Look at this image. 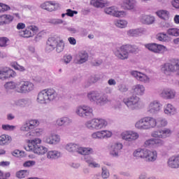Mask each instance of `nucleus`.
Returning <instances> with one entry per match:
<instances>
[{
  "mask_svg": "<svg viewBox=\"0 0 179 179\" xmlns=\"http://www.w3.org/2000/svg\"><path fill=\"white\" fill-rule=\"evenodd\" d=\"M57 91L52 88H48L41 91L36 99V101L40 104H48L50 101H54L57 99Z\"/></svg>",
  "mask_w": 179,
  "mask_h": 179,
  "instance_id": "f257e3e1",
  "label": "nucleus"
},
{
  "mask_svg": "<svg viewBox=\"0 0 179 179\" xmlns=\"http://www.w3.org/2000/svg\"><path fill=\"white\" fill-rule=\"evenodd\" d=\"M25 149L28 152L31 150L36 155H45V153H47V148L41 145V139L40 138H34L28 141V145L25 147Z\"/></svg>",
  "mask_w": 179,
  "mask_h": 179,
  "instance_id": "f03ea898",
  "label": "nucleus"
},
{
  "mask_svg": "<svg viewBox=\"0 0 179 179\" xmlns=\"http://www.w3.org/2000/svg\"><path fill=\"white\" fill-rule=\"evenodd\" d=\"M138 49L137 46L132 45H122L119 50L115 52V55L119 59H128V57H129V52L134 54L135 52H138Z\"/></svg>",
  "mask_w": 179,
  "mask_h": 179,
  "instance_id": "7ed1b4c3",
  "label": "nucleus"
},
{
  "mask_svg": "<svg viewBox=\"0 0 179 179\" xmlns=\"http://www.w3.org/2000/svg\"><path fill=\"white\" fill-rule=\"evenodd\" d=\"M157 125L156 118L150 116H147L141 118L136 122L135 127L138 129H152Z\"/></svg>",
  "mask_w": 179,
  "mask_h": 179,
  "instance_id": "20e7f679",
  "label": "nucleus"
},
{
  "mask_svg": "<svg viewBox=\"0 0 179 179\" xmlns=\"http://www.w3.org/2000/svg\"><path fill=\"white\" fill-rule=\"evenodd\" d=\"M64 48L65 43L61 38L58 36H52L48 39L47 48L49 51H52L56 48L57 52H62Z\"/></svg>",
  "mask_w": 179,
  "mask_h": 179,
  "instance_id": "39448f33",
  "label": "nucleus"
},
{
  "mask_svg": "<svg viewBox=\"0 0 179 179\" xmlns=\"http://www.w3.org/2000/svg\"><path fill=\"white\" fill-rule=\"evenodd\" d=\"M161 71L166 76H170L173 72H177L179 71V59H174L169 63H165L162 65Z\"/></svg>",
  "mask_w": 179,
  "mask_h": 179,
  "instance_id": "423d86ee",
  "label": "nucleus"
},
{
  "mask_svg": "<svg viewBox=\"0 0 179 179\" xmlns=\"http://www.w3.org/2000/svg\"><path fill=\"white\" fill-rule=\"evenodd\" d=\"M18 33L19 36L23 37V38H30L31 37H34L38 33V27L35 25H29Z\"/></svg>",
  "mask_w": 179,
  "mask_h": 179,
  "instance_id": "0eeeda50",
  "label": "nucleus"
},
{
  "mask_svg": "<svg viewBox=\"0 0 179 179\" xmlns=\"http://www.w3.org/2000/svg\"><path fill=\"white\" fill-rule=\"evenodd\" d=\"M34 89V84L31 82L21 80L17 83V92L18 93H29Z\"/></svg>",
  "mask_w": 179,
  "mask_h": 179,
  "instance_id": "6e6552de",
  "label": "nucleus"
},
{
  "mask_svg": "<svg viewBox=\"0 0 179 179\" xmlns=\"http://www.w3.org/2000/svg\"><path fill=\"white\" fill-rule=\"evenodd\" d=\"M86 126L89 129H101V128L107 127V121L104 119H93L88 121Z\"/></svg>",
  "mask_w": 179,
  "mask_h": 179,
  "instance_id": "1a4fd4ad",
  "label": "nucleus"
},
{
  "mask_svg": "<svg viewBox=\"0 0 179 179\" xmlns=\"http://www.w3.org/2000/svg\"><path fill=\"white\" fill-rule=\"evenodd\" d=\"M16 71L8 66H4L0 69V79L1 80H6L10 78H16Z\"/></svg>",
  "mask_w": 179,
  "mask_h": 179,
  "instance_id": "9d476101",
  "label": "nucleus"
},
{
  "mask_svg": "<svg viewBox=\"0 0 179 179\" xmlns=\"http://www.w3.org/2000/svg\"><path fill=\"white\" fill-rule=\"evenodd\" d=\"M87 97L90 101H96V103H106L108 101L107 95L99 94L97 92H91L87 94Z\"/></svg>",
  "mask_w": 179,
  "mask_h": 179,
  "instance_id": "9b49d317",
  "label": "nucleus"
},
{
  "mask_svg": "<svg viewBox=\"0 0 179 179\" xmlns=\"http://www.w3.org/2000/svg\"><path fill=\"white\" fill-rule=\"evenodd\" d=\"M145 47L155 54H163L167 51L166 46L157 43H148L145 45Z\"/></svg>",
  "mask_w": 179,
  "mask_h": 179,
  "instance_id": "f8f14e48",
  "label": "nucleus"
},
{
  "mask_svg": "<svg viewBox=\"0 0 179 179\" xmlns=\"http://www.w3.org/2000/svg\"><path fill=\"white\" fill-rule=\"evenodd\" d=\"M76 113L79 117H92L93 108L88 106H80L77 108Z\"/></svg>",
  "mask_w": 179,
  "mask_h": 179,
  "instance_id": "ddd939ff",
  "label": "nucleus"
},
{
  "mask_svg": "<svg viewBox=\"0 0 179 179\" xmlns=\"http://www.w3.org/2000/svg\"><path fill=\"white\" fill-rule=\"evenodd\" d=\"M40 125V121L36 119H31L27 120L25 124L21 127L22 131H25L29 132V131H31V129H34V128H37Z\"/></svg>",
  "mask_w": 179,
  "mask_h": 179,
  "instance_id": "4468645a",
  "label": "nucleus"
},
{
  "mask_svg": "<svg viewBox=\"0 0 179 179\" xmlns=\"http://www.w3.org/2000/svg\"><path fill=\"white\" fill-rule=\"evenodd\" d=\"M57 6H59V3L54 1H45L41 4V8L48 12H54V10H57V9H58V7Z\"/></svg>",
  "mask_w": 179,
  "mask_h": 179,
  "instance_id": "2eb2a0df",
  "label": "nucleus"
},
{
  "mask_svg": "<svg viewBox=\"0 0 179 179\" xmlns=\"http://www.w3.org/2000/svg\"><path fill=\"white\" fill-rule=\"evenodd\" d=\"M111 136H113V133L108 130H102L92 134L93 139H107V138H111Z\"/></svg>",
  "mask_w": 179,
  "mask_h": 179,
  "instance_id": "dca6fc26",
  "label": "nucleus"
},
{
  "mask_svg": "<svg viewBox=\"0 0 179 179\" xmlns=\"http://www.w3.org/2000/svg\"><path fill=\"white\" fill-rule=\"evenodd\" d=\"M164 142L161 139L150 138L145 141V148H159V146H163Z\"/></svg>",
  "mask_w": 179,
  "mask_h": 179,
  "instance_id": "f3484780",
  "label": "nucleus"
},
{
  "mask_svg": "<svg viewBox=\"0 0 179 179\" xmlns=\"http://www.w3.org/2000/svg\"><path fill=\"white\" fill-rule=\"evenodd\" d=\"M171 135V130L169 129H164L158 131H155L152 133V138H167Z\"/></svg>",
  "mask_w": 179,
  "mask_h": 179,
  "instance_id": "a211bd4d",
  "label": "nucleus"
},
{
  "mask_svg": "<svg viewBox=\"0 0 179 179\" xmlns=\"http://www.w3.org/2000/svg\"><path fill=\"white\" fill-rule=\"evenodd\" d=\"M123 103L126 104V106L129 108H135V106L139 103V97L136 96H132L130 98H127L123 99Z\"/></svg>",
  "mask_w": 179,
  "mask_h": 179,
  "instance_id": "6ab92c4d",
  "label": "nucleus"
},
{
  "mask_svg": "<svg viewBox=\"0 0 179 179\" xmlns=\"http://www.w3.org/2000/svg\"><path fill=\"white\" fill-rule=\"evenodd\" d=\"M131 75L132 76H134V78H136L137 80H139L140 82H143V83H148L150 80L149 77H148L146 74L141 72L134 71L131 72Z\"/></svg>",
  "mask_w": 179,
  "mask_h": 179,
  "instance_id": "aec40b11",
  "label": "nucleus"
},
{
  "mask_svg": "<svg viewBox=\"0 0 179 179\" xmlns=\"http://www.w3.org/2000/svg\"><path fill=\"white\" fill-rule=\"evenodd\" d=\"M146 162H153L157 160V152L156 150H146L145 158Z\"/></svg>",
  "mask_w": 179,
  "mask_h": 179,
  "instance_id": "412c9836",
  "label": "nucleus"
},
{
  "mask_svg": "<svg viewBox=\"0 0 179 179\" xmlns=\"http://www.w3.org/2000/svg\"><path fill=\"white\" fill-rule=\"evenodd\" d=\"M13 19H15V17L9 14H3L0 15V26L12 23V22H13Z\"/></svg>",
  "mask_w": 179,
  "mask_h": 179,
  "instance_id": "4be33fe9",
  "label": "nucleus"
},
{
  "mask_svg": "<svg viewBox=\"0 0 179 179\" xmlns=\"http://www.w3.org/2000/svg\"><path fill=\"white\" fill-rule=\"evenodd\" d=\"M168 166L171 169H179V155L169 158L168 160Z\"/></svg>",
  "mask_w": 179,
  "mask_h": 179,
  "instance_id": "5701e85b",
  "label": "nucleus"
},
{
  "mask_svg": "<svg viewBox=\"0 0 179 179\" xmlns=\"http://www.w3.org/2000/svg\"><path fill=\"white\" fill-rule=\"evenodd\" d=\"M161 96L162 97H164V99H174V97H176V91L170 88L165 89L161 93Z\"/></svg>",
  "mask_w": 179,
  "mask_h": 179,
  "instance_id": "b1692460",
  "label": "nucleus"
},
{
  "mask_svg": "<svg viewBox=\"0 0 179 179\" xmlns=\"http://www.w3.org/2000/svg\"><path fill=\"white\" fill-rule=\"evenodd\" d=\"M133 93L136 96H143L145 94V86L137 84L133 87Z\"/></svg>",
  "mask_w": 179,
  "mask_h": 179,
  "instance_id": "393cba45",
  "label": "nucleus"
},
{
  "mask_svg": "<svg viewBox=\"0 0 179 179\" xmlns=\"http://www.w3.org/2000/svg\"><path fill=\"white\" fill-rule=\"evenodd\" d=\"M136 5V1L135 0H123L121 6L123 9H134Z\"/></svg>",
  "mask_w": 179,
  "mask_h": 179,
  "instance_id": "a878e982",
  "label": "nucleus"
},
{
  "mask_svg": "<svg viewBox=\"0 0 179 179\" xmlns=\"http://www.w3.org/2000/svg\"><path fill=\"white\" fill-rule=\"evenodd\" d=\"M146 150L147 149L138 148L134 152L133 156L136 159H145Z\"/></svg>",
  "mask_w": 179,
  "mask_h": 179,
  "instance_id": "bb28decb",
  "label": "nucleus"
},
{
  "mask_svg": "<svg viewBox=\"0 0 179 179\" xmlns=\"http://www.w3.org/2000/svg\"><path fill=\"white\" fill-rule=\"evenodd\" d=\"M89 59V55L86 52H80L78 57L76 64H85Z\"/></svg>",
  "mask_w": 179,
  "mask_h": 179,
  "instance_id": "cd10ccee",
  "label": "nucleus"
},
{
  "mask_svg": "<svg viewBox=\"0 0 179 179\" xmlns=\"http://www.w3.org/2000/svg\"><path fill=\"white\" fill-rule=\"evenodd\" d=\"M12 142V137L8 134H2L0 136V145L1 146H5V145H9Z\"/></svg>",
  "mask_w": 179,
  "mask_h": 179,
  "instance_id": "c85d7f7f",
  "label": "nucleus"
},
{
  "mask_svg": "<svg viewBox=\"0 0 179 179\" xmlns=\"http://www.w3.org/2000/svg\"><path fill=\"white\" fill-rule=\"evenodd\" d=\"M140 21L143 24H152V23H155V17L150 15H143Z\"/></svg>",
  "mask_w": 179,
  "mask_h": 179,
  "instance_id": "c756f323",
  "label": "nucleus"
},
{
  "mask_svg": "<svg viewBox=\"0 0 179 179\" xmlns=\"http://www.w3.org/2000/svg\"><path fill=\"white\" fill-rule=\"evenodd\" d=\"M112 151L110 155L112 156L117 157L118 156V153L121 149H122V143H115L111 146Z\"/></svg>",
  "mask_w": 179,
  "mask_h": 179,
  "instance_id": "7c9ffc66",
  "label": "nucleus"
},
{
  "mask_svg": "<svg viewBox=\"0 0 179 179\" xmlns=\"http://www.w3.org/2000/svg\"><path fill=\"white\" fill-rule=\"evenodd\" d=\"M148 111H150V113L160 111V103L157 101L151 103L149 106Z\"/></svg>",
  "mask_w": 179,
  "mask_h": 179,
  "instance_id": "2f4dec72",
  "label": "nucleus"
},
{
  "mask_svg": "<svg viewBox=\"0 0 179 179\" xmlns=\"http://www.w3.org/2000/svg\"><path fill=\"white\" fill-rule=\"evenodd\" d=\"M78 153L84 156L92 155L93 153V148L79 147Z\"/></svg>",
  "mask_w": 179,
  "mask_h": 179,
  "instance_id": "473e14b6",
  "label": "nucleus"
},
{
  "mask_svg": "<svg viewBox=\"0 0 179 179\" xmlns=\"http://www.w3.org/2000/svg\"><path fill=\"white\" fill-rule=\"evenodd\" d=\"M90 5L94 8H104L106 3H104V0H91Z\"/></svg>",
  "mask_w": 179,
  "mask_h": 179,
  "instance_id": "72a5a7b5",
  "label": "nucleus"
},
{
  "mask_svg": "<svg viewBox=\"0 0 179 179\" xmlns=\"http://www.w3.org/2000/svg\"><path fill=\"white\" fill-rule=\"evenodd\" d=\"M164 113L168 115H174L176 113V110L171 103H168L166 107L164 108Z\"/></svg>",
  "mask_w": 179,
  "mask_h": 179,
  "instance_id": "f704fd0d",
  "label": "nucleus"
},
{
  "mask_svg": "<svg viewBox=\"0 0 179 179\" xmlns=\"http://www.w3.org/2000/svg\"><path fill=\"white\" fill-rule=\"evenodd\" d=\"M157 16L159 17L160 19H163L164 20H167L169 19L170 14L169 11L164 10H160L156 12Z\"/></svg>",
  "mask_w": 179,
  "mask_h": 179,
  "instance_id": "c9c22d12",
  "label": "nucleus"
},
{
  "mask_svg": "<svg viewBox=\"0 0 179 179\" xmlns=\"http://www.w3.org/2000/svg\"><path fill=\"white\" fill-rule=\"evenodd\" d=\"M59 136L57 134H52L46 139V142H48V143H50L51 145H54V143H57V142H59Z\"/></svg>",
  "mask_w": 179,
  "mask_h": 179,
  "instance_id": "e433bc0d",
  "label": "nucleus"
},
{
  "mask_svg": "<svg viewBox=\"0 0 179 179\" xmlns=\"http://www.w3.org/2000/svg\"><path fill=\"white\" fill-rule=\"evenodd\" d=\"M79 145L78 144L70 143L66 145V149L68 152H79Z\"/></svg>",
  "mask_w": 179,
  "mask_h": 179,
  "instance_id": "4c0bfd02",
  "label": "nucleus"
},
{
  "mask_svg": "<svg viewBox=\"0 0 179 179\" xmlns=\"http://www.w3.org/2000/svg\"><path fill=\"white\" fill-rule=\"evenodd\" d=\"M86 163H87L89 167H94V169L97 167H100V164L93 161V158L92 157H87L85 158Z\"/></svg>",
  "mask_w": 179,
  "mask_h": 179,
  "instance_id": "58836bf2",
  "label": "nucleus"
},
{
  "mask_svg": "<svg viewBox=\"0 0 179 179\" xmlns=\"http://www.w3.org/2000/svg\"><path fill=\"white\" fill-rule=\"evenodd\" d=\"M156 38L157 40H158V41H162L164 43H166L169 41L170 38L169 37V35H167V34L159 33L157 34Z\"/></svg>",
  "mask_w": 179,
  "mask_h": 179,
  "instance_id": "ea45409f",
  "label": "nucleus"
},
{
  "mask_svg": "<svg viewBox=\"0 0 179 179\" xmlns=\"http://www.w3.org/2000/svg\"><path fill=\"white\" fill-rule=\"evenodd\" d=\"M10 66L15 71H20V72H24V71H26V69H24L23 66H20V64H18L17 62H10Z\"/></svg>",
  "mask_w": 179,
  "mask_h": 179,
  "instance_id": "a19ab883",
  "label": "nucleus"
},
{
  "mask_svg": "<svg viewBox=\"0 0 179 179\" xmlns=\"http://www.w3.org/2000/svg\"><path fill=\"white\" fill-rule=\"evenodd\" d=\"M169 36H172L173 37H178L179 36V29L178 28H170L166 31Z\"/></svg>",
  "mask_w": 179,
  "mask_h": 179,
  "instance_id": "79ce46f5",
  "label": "nucleus"
},
{
  "mask_svg": "<svg viewBox=\"0 0 179 179\" xmlns=\"http://www.w3.org/2000/svg\"><path fill=\"white\" fill-rule=\"evenodd\" d=\"M61 156V153L57 151H49L47 153L48 159H58Z\"/></svg>",
  "mask_w": 179,
  "mask_h": 179,
  "instance_id": "37998d69",
  "label": "nucleus"
},
{
  "mask_svg": "<svg viewBox=\"0 0 179 179\" xmlns=\"http://www.w3.org/2000/svg\"><path fill=\"white\" fill-rule=\"evenodd\" d=\"M29 176V171L27 170H21L16 173V177L17 178H26Z\"/></svg>",
  "mask_w": 179,
  "mask_h": 179,
  "instance_id": "c03bdc74",
  "label": "nucleus"
},
{
  "mask_svg": "<svg viewBox=\"0 0 179 179\" xmlns=\"http://www.w3.org/2000/svg\"><path fill=\"white\" fill-rule=\"evenodd\" d=\"M157 125L159 128H163L166 127L167 125V120L164 118L159 117L157 121Z\"/></svg>",
  "mask_w": 179,
  "mask_h": 179,
  "instance_id": "a18cd8bd",
  "label": "nucleus"
},
{
  "mask_svg": "<svg viewBox=\"0 0 179 179\" xmlns=\"http://www.w3.org/2000/svg\"><path fill=\"white\" fill-rule=\"evenodd\" d=\"M4 87L7 90H10L12 89H16V90H17V84L13 82H8L4 85Z\"/></svg>",
  "mask_w": 179,
  "mask_h": 179,
  "instance_id": "49530a36",
  "label": "nucleus"
},
{
  "mask_svg": "<svg viewBox=\"0 0 179 179\" xmlns=\"http://www.w3.org/2000/svg\"><path fill=\"white\" fill-rule=\"evenodd\" d=\"M115 24L117 27H120V29H124L128 24V22L126 20H117L115 22Z\"/></svg>",
  "mask_w": 179,
  "mask_h": 179,
  "instance_id": "de8ad7c7",
  "label": "nucleus"
},
{
  "mask_svg": "<svg viewBox=\"0 0 179 179\" xmlns=\"http://www.w3.org/2000/svg\"><path fill=\"white\" fill-rule=\"evenodd\" d=\"M9 38L6 37H0V47H8Z\"/></svg>",
  "mask_w": 179,
  "mask_h": 179,
  "instance_id": "09e8293b",
  "label": "nucleus"
},
{
  "mask_svg": "<svg viewBox=\"0 0 179 179\" xmlns=\"http://www.w3.org/2000/svg\"><path fill=\"white\" fill-rule=\"evenodd\" d=\"M69 121V119L68 117H62L57 120L56 123L57 125H59V127H62L64 124H66V122H68Z\"/></svg>",
  "mask_w": 179,
  "mask_h": 179,
  "instance_id": "8fccbe9b",
  "label": "nucleus"
},
{
  "mask_svg": "<svg viewBox=\"0 0 179 179\" xmlns=\"http://www.w3.org/2000/svg\"><path fill=\"white\" fill-rule=\"evenodd\" d=\"M105 13H107V15H112L114 16V13L115 12V7L112 6V7H108L105 8L104 10Z\"/></svg>",
  "mask_w": 179,
  "mask_h": 179,
  "instance_id": "3c124183",
  "label": "nucleus"
},
{
  "mask_svg": "<svg viewBox=\"0 0 179 179\" xmlns=\"http://www.w3.org/2000/svg\"><path fill=\"white\" fill-rule=\"evenodd\" d=\"M101 177L103 179L108 178L110 177V172L106 168H102Z\"/></svg>",
  "mask_w": 179,
  "mask_h": 179,
  "instance_id": "603ef678",
  "label": "nucleus"
},
{
  "mask_svg": "<svg viewBox=\"0 0 179 179\" xmlns=\"http://www.w3.org/2000/svg\"><path fill=\"white\" fill-rule=\"evenodd\" d=\"M16 128V127L10 124H3L2 125V129L3 131H13Z\"/></svg>",
  "mask_w": 179,
  "mask_h": 179,
  "instance_id": "864d4df0",
  "label": "nucleus"
},
{
  "mask_svg": "<svg viewBox=\"0 0 179 179\" xmlns=\"http://www.w3.org/2000/svg\"><path fill=\"white\" fill-rule=\"evenodd\" d=\"M122 138L130 142V131H124L121 134Z\"/></svg>",
  "mask_w": 179,
  "mask_h": 179,
  "instance_id": "5fc2aeb1",
  "label": "nucleus"
},
{
  "mask_svg": "<svg viewBox=\"0 0 179 179\" xmlns=\"http://www.w3.org/2000/svg\"><path fill=\"white\" fill-rule=\"evenodd\" d=\"M127 15V13L124 11H117L115 10V13L113 14V16H115V17H124V16Z\"/></svg>",
  "mask_w": 179,
  "mask_h": 179,
  "instance_id": "6e6d98bb",
  "label": "nucleus"
},
{
  "mask_svg": "<svg viewBox=\"0 0 179 179\" xmlns=\"http://www.w3.org/2000/svg\"><path fill=\"white\" fill-rule=\"evenodd\" d=\"M139 138V134L136 132L130 131V142L132 141H136Z\"/></svg>",
  "mask_w": 179,
  "mask_h": 179,
  "instance_id": "4d7b16f0",
  "label": "nucleus"
},
{
  "mask_svg": "<svg viewBox=\"0 0 179 179\" xmlns=\"http://www.w3.org/2000/svg\"><path fill=\"white\" fill-rule=\"evenodd\" d=\"M33 166H36L35 161H27L24 162L23 167H33Z\"/></svg>",
  "mask_w": 179,
  "mask_h": 179,
  "instance_id": "13d9d810",
  "label": "nucleus"
},
{
  "mask_svg": "<svg viewBox=\"0 0 179 179\" xmlns=\"http://www.w3.org/2000/svg\"><path fill=\"white\" fill-rule=\"evenodd\" d=\"M7 10H10V6L1 3V13L3 12H7Z\"/></svg>",
  "mask_w": 179,
  "mask_h": 179,
  "instance_id": "bf43d9fd",
  "label": "nucleus"
},
{
  "mask_svg": "<svg viewBox=\"0 0 179 179\" xmlns=\"http://www.w3.org/2000/svg\"><path fill=\"white\" fill-rule=\"evenodd\" d=\"M66 15L70 17H73V15H78V11L72 10L71 9H67Z\"/></svg>",
  "mask_w": 179,
  "mask_h": 179,
  "instance_id": "052dcab7",
  "label": "nucleus"
},
{
  "mask_svg": "<svg viewBox=\"0 0 179 179\" xmlns=\"http://www.w3.org/2000/svg\"><path fill=\"white\" fill-rule=\"evenodd\" d=\"M118 89L122 93H125V92H128V88L125 85H122V84L118 86Z\"/></svg>",
  "mask_w": 179,
  "mask_h": 179,
  "instance_id": "680f3d73",
  "label": "nucleus"
},
{
  "mask_svg": "<svg viewBox=\"0 0 179 179\" xmlns=\"http://www.w3.org/2000/svg\"><path fill=\"white\" fill-rule=\"evenodd\" d=\"M17 30H24L26 29V24L23 22H19L16 27Z\"/></svg>",
  "mask_w": 179,
  "mask_h": 179,
  "instance_id": "e2e57ef3",
  "label": "nucleus"
},
{
  "mask_svg": "<svg viewBox=\"0 0 179 179\" xmlns=\"http://www.w3.org/2000/svg\"><path fill=\"white\" fill-rule=\"evenodd\" d=\"M128 36H130L131 37L138 36V30H136V29H130L128 31Z\"/></svg>",
  "mask_w": 179,
  "mask_h": 179,
  "instance_id": "0e129e2a",
  "label": "nucleus"
},
{
  "mask_svg": "<svg viewBox=\"0 0 179 179\" xmlns=\"http://www.w3.org/2000/svg\"><path fill=\"white\" fill-rule=\"evenodd\" d=\"M64 61L65 64H69L72 61V56L71 55L64 56Z\"/></svg>",
  "mask_w": 179,
  "mask_h": 179,
  "instance_id": "69168bd1",
  "label": "nucleus"
},
{
  "mask_svg": "<svg viewBox=\"0 0 179 179\" xmlns=\"http://www.w3.org/2000/svg\"><path fill=\"white\" fill-rule=\"evenodd\" d=\"M9 166H10V162L9 161L0 162V167H9Z\"/></svg>",
  "mask_w": 179,
  "mask_h": 179,
  "instance_id": "338daca9",
  "label": "nucleus"
},
{
  "mask_svg": "<svg viewBox=\"0 0 179 179\" xmlns=\"http://www.w3.org/2000/svg\"><path fill=\"white\" fill-rule=\"evenodd\" d=\"M172 6L176 9H179V0H173L172 1Z\"/></svg>",
  "mask_w": 179,
  "mask_h": 179,
  "instance_id": "774afa93",
  "label": "nucleus"
}]
</instances>
